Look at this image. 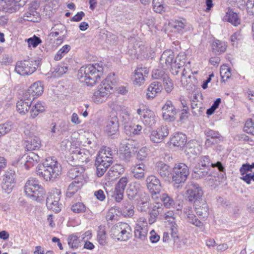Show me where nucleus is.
Masks as SVG:
<instances>
[{"mask_svg": "<svg viewBox=\"0 0 254 254\" xmlns=\"http://www.w3.org/2000/svg\"><path fill=\"white\" fill-rule=\"evenodd\" d=\"M36 174L46 181H54L62 173V166L54 157H48L36 168Z\"/></svg>", "mask_w": 254, "mask_h": 254, "instance_id": "1", "label": "nucleus"}, {"mask_svg": "<svg viewBox=\"0 0 254 254\" xmlns=\"http://www.w3.org/2000/svg\"><path fill=\"white\" fill-rule=\"evenodd\" d=\"M103 70L102 63L90 64L79 69L78 78L81 82H85L87 86H93L100 80Z\"/></svg>", "mask_w": 254, "mask_h": 254, "instance_id": "2", "label": "nucleus"}, {"mask_svg": "<svg viewBox=\"0 0 254 254\" xmlns=\"http://www.w3.org/2000/svg\"><path fill=\"white\" fill-rule=\"evenodd\" d=\"M25 192L30 198L37 201H42L45 194V191L39 184V181L34 178H31L27 181Z\"/></svg>", "mask_w": 254, "mask_h": 254, "instance_id": "3", "label": "nucleus"}, {"mask_svg": "<svg viewBox=\"0 0 254 254\" xmlns=\"http://www.w3.org/2000/svg\"><path fill=\"white\" fill-rule=\"evenodd\" d=\"M25 147L28 151L39 149L41 146V141L40 138L36 135L34 126H27L24 131Z\"/></svg>", "mask_w": 254, "mask_h": 254, "instance_id": "4", "label": "nucleus"}, {"mask_svg": "<svg viewBox=\"0 0 254 254\" xmlns=\"http://www.w3.org/2000/svg\"><path fill=\"white\" fill-rule=\"evenodd\" d=\"M132 230L127 223L121 222L115 225L111 229V235L118 241H126L131 237Z\"/></svg>", "mask_w": 254, "mask_h": 254, "instance_id": "5", "label": "nucleus"}, {"mask_svg": "<svg viewBox=\"0 0 254 254\" xmlns=\"http://www.w3.org/2000/svg\"><path fill=\"white\" fill-rule=\"evenodd\" d=\"M189 174L188 167L184 163L176 164L173 168L172 180L174 187L179 188L180 184L184 183Z\"/></svg>", "mask_w": 254, "mask_h": 254, "instance_id": "6", "label": "nucleus"}, {"mask_svg": "<svg viewBox=\"0 0 254 254\" xmlns=\"http://www.w3.org/2000/svg\"><path fill=\"white\" fill-rule=\"evenodd\" d=\"M38 67V64L35 61L24 60L16 63L15 70L21 75H28L34 72Z\"/></svg>", "mask_w": 254, "mask_h": 254, "instance_id": "7", "label": "nucleus"}, {"mask_svg": "<svg viewBox=\"0 0 254 254\" xmlns=\"http://www.w3.org/2000/svg\"><path fill=\"white\" fill-rule=\"evenodd\" d=\"M187 189L186 194L188 200L196 204L200 203L203 193L199 185L190 182L187 185Z\"/></svg>", "mask_w": 254, "mask_h": 254, "instance_id": "8", "label": "nucleus"}, {"mask_svg": "<svg viewBox=\"0 0 254 254\" xmlns=\"http://www.w3.org/2000/svg\"><path fill=\"white\" fill-rule=\"evenodd\" d=\"M146 184L148 190L151 193L152 198L158 197L161 190V185L160 180L154 175L148 176L146 179Z\"/></svg>", "mask_w": 254, "mask_h": 254, "instance_id": "9", "label": "nucleus"}, {"mask_svg": "<svg viewBox=\"0 0 254 254\" xmlns=\"http://www.w3.org/2000/svg\"><path fill=\"white\" fill-rule=\"evenodd\" d=\"M60 193L57 190H54L48 194L46 199L47 208L55 213H58L61 210L62 204L59 203Z\"/></svg>", "mask_w": 254, "mask_h": 254, "instance_id": "10", "label": "nucleus"}, {"mask_svg": "<svg viewBox=\"0 0 254 254\" xmlns=\"http://www.w3.org/2000/svg\"><path fill=\"white\" fill-rule=\"evenodd\" d=\"M112 163L113 160L110 159V158H105L102 154L101 155L98 154L95 163L97 169L96 174L97 176L98 177L102 176L107 170V169Z\"/></svg>", "mask_w": 254, "mask_h": 254, "instance_id": "11", "label": "nucleus"}, {"mask_svg": "<svg viewBox=\"0 0 254 254\" xmlns=\"http://www.w3.org/2000/svg\"><path fill=\"white\" fill-rule=\"evenodd\" d=\"M149 73V69L142 65H138L134 71L132 77L133 84L138 86L142 85L145 80V77Z\"/></svg>", "mask_w": 254, "mask_h": 254, "instance_id": "12", "label": "nucleus"}, {"mask_svg": "<svg viewBox=\"0 0 254 254\" xmlns=\"http://www.w3.org/2000/svg\"><path fill=\"white\" fill-rule=\"evenodd\" d=\"M163 119L167 122H172L176 119L177 110L172 101H167L162 108Z\"/></svg>", "mask_w": 254, "mask_h": 254, "instance_id": "13", "label": "nucleus"}, {"mask_svg": "<svg viewBox=\"0 0 254 254\" xmlns=\"http://www.w3.org/2000/svg\"><path fill=\"white\" fill-rule=\"evenodd\" d=\"M137 114L140 116L143 124L149 127L154 126L156 122V118L154 113L148 109H138L137 110Z\"/></svg>", "mask_w": 254, "mask_h": 254, "instance_id": "14", "label": "nucleus"}, {"mask_svg": "<svg viewBox=\"0 0 254 254\" xmlns=\"http://www.w3.org/2000/svg\"><path fill=\"white\" fill-rule=\"evenodd\" d=\"M37 7L38 5L36 2L34 1L31 2L30 3V6L21 18L24 21H28L33 22H38L40 18L39 14L36 11Z\"/></svg>", "mask_w": 254, "mask_h": 254, "instance_id": "15", "label": "nucleus"}, {"mask_svg": "<svg viewBox=\"0 0 254 254\" xmlns=\"http://www.w3.org/2000/svg\"><path fill=\"white\" fill-rule=\"evenodd\" d=\"M169 134V129L167 126H161L156 130H153L150 135V139L154 143L161 142Z\"/></svg>", "mask_w": 254, "mask_h": 254, "instance_id": "16", "label": "nucleus"}, {"mask_svg": "<svg viewBox=\"0 0 254 254\" xmlns=\"http://www.w3.org/2000/svg\"><path fill=\"white\" fill-rule=\"evenodd\" d=\"M114 74L109 75L99 85L98 90L99 91L104 92L107 94L108 97L111 94V91L113 89V86L115 81H114Z\"/></svg>", "mask_w": 254, "mask_h": 254, "instance_id": "17", "label": "nucleus"}, {"mask_svg": "<svg viewBox=\"0 0 254 254\" xmlns=\"http://www.w3.org/2000/svg\"><path fill=\"white\" fill-rule=\"evenodd\" d=\"M130 169L133 177L136 179L142 180L144 178L146 166L143 162H136Z\"/></svg>", "mask_w": 254, "mask_h": 254, "instance_id": "18", "label": "nucleus"}, {"mask_svg": "<svg viewBox=\"0 0 254 254\" xmlns=\"http://www.w3.org/2000/svg\"><path fill=\"white\" fill-rule=\"evenodd\" d=\"M175 55L172 50H166L162 54L160 63L164 69L168 68L174 64Z\"/></svg>", "mask_w": 254, "mask_h": 254, "instance_id": "19", "label": "nucleus"}, {"mask_svg": "<svg viewBox=\"0 0 254 254\" xmlns=\"http://www.w3.org/2000/svg\"><path fill=\"white\" fill-rule=\"evenodd\" d=\"M118 118L116 116L111 117L107 121L105 131L109 135L115 134L119 130Z\"/></svg>", "mask_w": 254, "mask_h": 254, "instance_id": "20", "label": "nucleus"}, {"mask_svg": "<svg viewBox=\"0 0 254 254\" xmlns=\"http://www.w3.org/2000/svg\"><path fill=\"white\" fill-rule=\"evenodd\" d=\"M143 187L140 183L134 182L129 184L127 190V195L130 200L134 199L138 193L142 190Z\"/></svg>", "mask_w": 254, "mask_h": 254, "instance_id": "21", "label": "nucleus"}, {"mask_svg": "<svg viewBox=\"0 0 254 254\" xmlns=\"http://www.w3.org/2000/svg\"><path fill=\"white\" fill-rule=\"evenodd\" d=\"M84 169L82 167H72L68 172V177L71 179H74V181H79L80 178H82V181H84Z\"/></svg>", "mask_w": 254, "mask_h": 254, "instance_id": "22", "label": "nucleus"}, {"mask_svg": "<svg viewBox=\"0 0 254 254\" xmlns=\"http://www.w3.org/2000/svg\"><path fill=\"white\" fill-rule=\"evenodd\" d=\"M199 165L202 167H208L211 166L213 168L217 167L221 172H224L225 171V168L220 162L218 161L216 163H212L211 162L208 156H201L200 159Z\"/></svg>", "mask_w": 254, "mask_h": 254, "instance_id": "23", "label": "nucleus"}, {"mask_svg": "<svg viewBox=\"0 0 254 254\" xmlns=\"http://www.w3.org/2000/svg\"><path fill=\"white\" fill-rule=\"evenodd\" d=\"M84 181H82L80 178L79 181H73L69 185L66 191L67 197H71L76 193L82 187Z\"/></svg>", "mask_w": 254, "mask_h": 254, "instance_id": "24", "label": "nucleus"}, {"mask_svg": "<svg viewBox=\"0 0 254 254\" xmlns=\"http://www.w3.org/2000/svg\"><path fill=\"white\" fill-rule=\"evenodd\" d=\"M171 142L175 146L182 147L187 142V137L182 132H176L171 138Z\"/></svg>", "mask_w": 254, "mask_h": 254, "instance_id": "25", "label": "nucleus"}, {"mask_svg": "<svg viewBox=\"0 0 254 254\" xmlns=\"http://www.w3.org/2000/svg\"><path fill=\"white\" fill-rule=\"evenodd\" d=\"M163 210V207L161 203L156 202L153 205L149 213V222L150 224H152L155 222L157 216L162 212Z\"/></svg>", "mask_w": 254, "mask_h": 254, "instance_id": "26", "label": "nucleus"}, {"mask_svg": "<svg viewBox=\"0 0 254 254\" xmlns=\"http://www.w3.org/2000/svg\"><path fill=\"white\" fill-rule=\"evenodd\" d=\"M162 89L163 87L161 83L158 81L153 82L148 88V92L146 95L148 98H153L157 93L161 92Z\"/></svg>", "mask_w": 254, "mask_h": 254, "instance_id": "27", "label": "nucleus"}, {"mask_svg": "<svg viewBox=\"0 0 254 254\" xmlns=\"http://www.w3.org/2000/svg\"><path fill=\"white\" fill-rule=\"evenodd\" d=\"M224 18L234 26H237L240 24L241 21L238 13L234 12L232 9L228 10L224 16Z\"/></svg>", "mask_w": 254, "mask_h": 254, "instance_id": "28", "label": "nucleus"}, {"mask_svg": "<svg viewBox=\"0 0 254 254\" xmlns=\"http://www.w3.org/2000/svg\"><path fill=\"white\" fill-rule=\"evenodd\" d=\"M147 228L146 225H140L136 224L134 229V236L136 238L143 241L147 237Z\"/></svg>", "mask_w": 254, "mask_h": 254, "instance_id": "29", "label": "nucleus"}, {"mask_svg": "<svg viewBox=\"0 0 254 254\" xmlns=\"http://www.w3.org/2000/svg\"><path fill=\"white\" fill-rule=\"evenodd\" d=\"M212 51L215 55L224 53L227 48L226 43L219 40H215L211 45Z\"/></svg>", "mask_w": 254, "mask_h": 254, "instance_id": "30", "label": "nucleus"}, {"mask_svg": "<svg viewBox=\"0 0 254 254\" xmlns=\"http://www.w3.org/2000/svg\"><path fill=\"white\" fill-rule=\"evenodd\" d=\"M156 167L157 168V172L163 178L167 179L171 174V168L167 164L162 162L157 163Z\"/></svg>", "mask_w": 254, "mask_h": 254, "instance_id": "31", "label": "nucleus"}, {"mask_svg": "<svg viewBox=\"0 0 254 254\" xmlns=\"http://www.w3.org/2000/svg\"><path fill=\"white\" fill-rule=\"evenodd\" d=\"M25 166L27 168H30L40 161V157L34 152H30L24 156Z\"/></svg>", "mask_w": 254, "mask_h": 254, "instance_id": "32", "label": "nucleus"}, {"mask_svg": "<svg viewBox=\"0 0 254 254\" xmlns=\"http://www.w3.org/2000/svg\"><path fill=\"white\" fill-rule=\"evenodd\" d=\"M134 207L129 200L124 201L121 212L125 217H131L134 214Z\"/></svg>", "mask_w": 254, "mask_h": 254, "instance_id": "33", "label": "nucleus"}, {"mask_svg": "<svg viewBox=\"0 0 254 254\" xmlns=\"http://www.w3.org/2000/svg\"><path fill=\"white\" fill-rule=\"evenodd\" d=\"M29 91L33 93L35 97L41 95L43 92V85L40 81L34 82L29 87Z\"/></svg>", "mask_w": 254, "mask_h": 254, "instance_id": "34", "label": "nucleus"}, {"mask_svg": "<svg viewBox=\"0 0 254 254\" xmlns=\"http://www.w3.org/2000/svg\"><path fill=\"white\" fill-rule=\"evenodd\" d=\"M194 208L196 214L203 218L206 217L208 215V207L206 203L202 202L201 205L199 203L194 204Z\"/></svg>", "mask_w": 254, "mask_h": 254, "instance_id": "35", "label": "nucleus"}, {"mask_svg": "<svg viewBox=\"0 0 254 254\" xmlns=\"http://www.w3.org/2000/svg\"><path fill=\"white\" fill-rule=\"evenodd\" d=\"M97 240L100 245L104 246L106 243V231L105 226L100 225L97 231Z\"/></svg>", "mask_w": 254, "mask_h": 254, "instance_id": "36", "label": "nucleus"}, {"mask_svg": "<svg viewBox=\"0 0 254 254\" xmlns=\"http://www.w3.org/2000/svg\"><path fill=\"white\" fill-rule=\"evenodd\" d=\"M31 103L25 100L20 99L17 103L16 107L17 111L20 114H25L28 112L31 107Z\"/></svg>", "mask_w": 254, "mask_h": 254, "instance_id": "37", "label": "nucleus"}, {"mask_svg": "<svg viewBox=\"0 0 254 254\" xmlns=\"http://www.w3.org/2000/svg\"><path fill=\"white\" fill-rule=\"evenodd\" d=\"M75 158L78 160L81 163H87L89 162V155L87 151L84 149L77 150L74 153V156Z\"/></svg>", "mask_w": 254, "mask_h": 254, "instance_id": "38", "label": "nucleus"}, {"mask_svg": "<svg viewBox=\"0 0 254 254\" xmlns=\"http://www.w3.org/2000/svg\"><path fill=\"white\" fill-rule=\"evenodd\" d=\"M68 67L64 64L56 66L52 69V76L58 77L67 72Z\"/></svg>", "mask_w": 254, "mask_h": 254, "instance_id": "39", "label": "nucleus"}, {"mask_svg": "<svg viewBox=\"0 0 254 254\" xmlns=\"http://www.w3.org/2000/svg\"><path fill=\"white\" fill-rule=\"evenodd\" d=\"M117 151L115 149H112L109 147L103 146L100 149L98 154L103 155L105 158H109L113 160L114 156L116 155Z\"/></svg>", "mask_w": 254, "mask_h": 254, "instance_id": "40", "label": "nucleus"}, {"mask_svg": "<svg viewBox=\"0 0 254 254\" xmlns=\"http://www.w3.org/2000/svg\"><path fill=\"white\" fill-rule=\"evenodd\" d=\"M192 175L193 177L196 179L204 178L210 176L208 169L198 168H195L194 169Z\"/></svg>", "mask_w": 254, "mask_h": 254, "instance_id": "41", "label": "nucleus"}, {"mask_svg": "<svg viewBox=\"0 0 254 254\" xmlns=\"http://www.w3.org/2000/svg\"><path fill=\"white\" fill-rule=\"evenodd\" d=\"M45 111V107L41 102H37L32 106L30 111V116L32 118H35L40 113Z\"/></svg>", "mask_w": 254, "mask_h": 254, "instance_id": "42", "label": "nucleus"}, {"mask_svg": "<svg viewBox=\"0 0 254 254\" xmlns=\"http://www.w3.org/2000/svg\"><path fill=\"white\" fill-rule=\"evenodd\" d=\"M108 96H107V94L104 92H101V91H99L97 90L94 93V94L92 96V100L96 104H101L103 102H105Z\"/></svg>", "mask_w": 254, "mask_h": 254, "instance_id": "43", "label": "nucleus"}, {"mask_svg": "<svg viewBox=\"0 0 254 254\" xmlns=\"http://www.w3.org/2000/svg\"><path fill=\"white\" fill-rule=\"evenodd\" d=\"M185 212L189 222L197 227H200L202 225V223L196 218V216L192 213L191 209L186 210Z\"/></svg>", "mask_w": 254, "mask_h": 254, "instance_id": "44", "label": "nucleus"}, {"mask_svg": "<svg viewBox=\"0 0 254 254\" xmlns=\"http://www.w3.org/2000/svg\"><path fill=\"white\" fill-rule=\"evenodd\" d=\"M2 1L6 5V8L1 10L9 13H13L18 10V5H14L15 4L12 3V0H4Z\"/></svg>", "mask_w": 254, "mask_h": 254, "instance_id": "45", "label": "nucleus"}, {"mask_svg": "<svg viewBox=\"0 0 254 254\" xmlns=\"http://www.w3.org/2000/svg\"><path fill=\"white\" fill-rule=\"evenodd\" d=\"M186 21L183 20H177L175 21L171 24V26L173 28L175 32L181 33L183 31L186 26Z\"/></svg>", "mask_w": 254, "mask_h": 254, "instance_id": "46", "label": "nucleus"}, {"mask_svg": "<svg viewBox=\"0 0 254 254\" xmlns=\"http://www.w3.org/2000/svg\"><path fill=\"white\" fill-rule=\"evenodd\" d=\"M70 49V46L68 45L64 46L60 49L56 53L54 57V60L56 61H59L66 54Z\"/></svg>", "mask_w": 254, "mask_h": 254, "instance_id": "47", "label": "nucleus"}, {"mask_svg": "<svg viewBox=\"0 0 254 254\" xmlns=\"http://www.w3.org/2000/svg\"><path fill=\"white\" fill-rule=\"evenodd\" d=\"M67 241L69 246L72 249H76L79 246L80 241L78 237L75 235L69 236Z\"/></svg>", "mask_w": 254, "mask_h": 254, "instance_id": "48", "label": "nucleus"}, {"mask_svg": "<svg viewBox=\"0 0 254 254\" xmlns=\"http://www.w3.org/2000/svg\"><path fill=\"white\" fill-rule=\"evenodd\" d=\"M220 74L223 81L227 80L231 75L230 68L226 65L221 66L220 69Z\"/></svg>", "mask_w": 254, "mask_h": 254, "instance_id": "49", "label": "nucleus"}, {"mask_svg": "<svg viewBox=\"0 0 254 254\" xmlns=\"http://www.w3.org/2000/svg\"><path fill=\"white\" fill-rule=\"evenodd\" d=\"M15 171L11 170H7L4 175L2 181L12 182L15 183Z\"/></svg>", "mask_w": 254, "mask_h": 254, "instance_id": "50", "label": "nucleus"}, {"mask_svg": "<svg viewBox=\"0 0 254 254\" xmlns=\"http://www.w3.org/2000/svg\"><path fill=\"white\" fill-rule=\"evenodd\" d=\"M164 69L163 68V69H156L153 70L152 74L153 78L154 79H162L163 81L166 76H168Z\"/></svg>", "mask_w": 254, "mask_h": 254, "instance_id": "51", "label": "nucleus"}, {"mask_svg": "<svg viewBox=\"0 0 254 254\" xmlns=\"http://www.w3.org/2000/svg\"><path fill=\"white\" fill-rule=\"evenodd\" d=\"M245 132L254 135V126L253 120L250 119L248 120L245 125L244 127Z\"/></svg>", "mask_w": 254, "mask_h": 254, "instance_id": "52", "label": "nucleus"}, {"mask_svg": "<svg viewBox=\"0 0 254 254\" xmlns=\"http://www.w3.org/2000/svg\"><path fill=\"white\" fill-rule=\"evenodd\" d=\"M185 56L182 55H178V56L175 59L174 62V66L177 68H180L183 66L185 64Z\"/></svg>", "mask_w": 254, "mask_h": 254, "instance_id": "53", "label": "nucleus"}, {"mask_svg": "<svg viewBox=\"0 0 254 254\" xmlns=\"http://www.w3.org/2000/svg\"><path fill=\"white\" fill-rule=\"evenodd\" d=\"M11 128L12 123L11 122L0 124V137L8 132Z\"/></svg>", "mask_w": 254, "mask_h": 254, "instance_id": "54", "label": "nucleus"}, {"mask_svg": "<svg viewBox=\"0 0 254 254\" xmlns=\"http://www.w3.org/2000/svg\"><path fill=\"white\" fill-rule=\"evenodd\" d=\"M27 42L28 46H32L33 48H36L39 44L42 43V40L40 38L35 35L32 37L25 40Z\"/></svg>", "mask_w": 254, "mask_h": 254, "instance_id": "55", "label": "nucleus"}, {"mask_svg": "<svg viewBox=\"0 0 254 254\" xmlns=\"http://www.w3.org/2000/svg\"><path fill=\"white\" fill-rule=\"evenodd\" d=\"M163 0H153L152 4L154 11L156 13H161L163 11Z\"/></svg>", "mask_w": 254, "mask_h": 254, "instance_id": "56", "label": "nucleus"}, {"mask_svg": "<svg viewBox=\"0 0 254 254\" xmlns=\"http://www.w3.org/2000/svg\"><path fill=\"white\" fill-rule=\"evenodd\" d=\"M71 209L74 213H82L85 210V206L82 202H77L72 205Z\"/></svg>", "mask_w": 254, "mask_h": 254, "instance_id": "57", "label": "nucleus"}, {"mask_svg": "<svg viewBox=\"0 0 254 254\" xmlns=\"http://www.w3.org/2000/svg\"><path fill=\"white\" fill-rule=\"evenodd\" d=\"M128 182V178L127 177H122L119 181L116 188L117 190H121V191H124L127 186V184Z\"/></svg>", "mask_w": 254, "mask_h": 254, "instance_id": "58", "label": "nucleus"}, {"mask_svg": "<svg viewBox=\"0 0 254 254\" xmlns=\"http://www.w3.org/2000/svg\"><path fill=\"white\" fill-rule=\"evenodd\" d=\"M120 117L124 127L126 125L130 124L131 123L130 115L127 111L122 112L120 115Z\"/></svg>", "mask_w": 254, "mask_h": 254, "instance_id": "59", "label": "nucleus"}, {"mask_svg": "<svg viewBox=\"0 0 254 254\" xmlns=\"http://www.w3.org/2000/svg\"><path fill=\"white\" fill-rule=\"evenodd\" d=\"M149 149L146 147H142L140 149L137 154V159L138 161L144 160L148 155Z\"/></svg>", "mask_w": 254, "mask_h": 254, "instance_id": "60", "label": "nucleus"}, {"mask_svg": "<svg viewBox=\"0 0 254 254\" xmlns=\"http://www.w3.org/2000/svg\"><path fill=\"white\" fill-rule=\"evenodd\" d=\"M161 199L166 207H170L174 204V200L166 193L163 194Z\"/></svg>", "mask_w": 254, "mask_h": 254, "instance_id": "61", "label": "nucleus"}, {"mask_svg": "<svg viewBox=\"0 0 254 254\" xmlns=\"http://www.w3.org/2000/svg\"><path fill=\"white\" fill-rule=\"evenodd\" d=\"M14 183L2 181L1 188L2 190L6 193H10L13 189Z\"/></svg>", "mask_w": 254, "mask_h": 254, "instance_id": "62", "label": "nucleus"}, {"mask_svg": "<svg viewBox=\"0 0 254 254\" xmlns=\"http://www.w3.org/2000/svg\"><path fill=\"white\" fill-rule=\"evenodd\" d=\"M204 133L208 137H210L211 139L218 138L220 136V134L218 131L207 128L205 130Z\"/></svg>", "mask_w": 254, "mask_h": 254, "instance_id": "63", "label": "nucleus"}, {"mask_svg": "<svg viewBox=\"0 0 254 254\" xmlns=\"http://www.w3.org/2000/svg\"><path fill=\"white\" fill-rule=\"evenodd\" d=\"M165 89L168 93H170L173 89V83L168 76H166L163 80Z\"/></svg>", "mask_w": 254, "mask_h": 254, "instance_id": "64", "label": "nucleus"}]
</instances>
